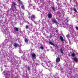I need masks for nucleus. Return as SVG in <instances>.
Listing matches in <instances>:
<instances>
[{
    "label": "nucleus",
    "mask_w": 78,
    "mask_h": 78,
    "mask_svg": "<svg viewBox=\"0 0 78 78\" xmlns=\"http://www.w3.org/2000/svg\"><path fill=\"white\" fill-rule=\"evenodd\" d=\"M31 20L32 22H34V20L36 19V16L34 15H32L30 16Z\"/></svg>",
    "instance_id": "1"
},
{
    "label": "nucleus",
    "mask_w": 78,
    "mask_h": 78,
    "mask_svg": "<svg viewBox=\"0 0 78 78\" xmlns=\"http://www.w3.org/2000/svg\"><path fill=\"white\" fill-rule=\"evenodd\" d=\"M73 59L74 61H75L76 62H78V59H77V58H76V57L74 58Z\"/></svg>",
    "instance_id": "2"
},
{
    "label": "nucleus",
    "mask_w": 78,
    "mask_h": 78,
    "mask_svg": "<svg viewBox=\"0 0 78 78\" xmlns=\"http://www.w3.org/2000/svg\"><path fill=\"white\" fill-rule=\"evenodd\" d=\"M48 16L49 18H51V17H52V15L51 13L48 14Z\"/></svg>",
    "instance_id": "3"
},
{
    "label": "nucleus",
    "mask_w": 78,
    "mask_h": 78,
    "mask_svg": "<svg viewBox=\"0 0 78 78\" xmlns=\"http://www.w3.org/2000/svg\"><path fill=\"white\" fill-rule=\"evenodd\" d=\"M56 61L57 62H58L60 61V58H57Z\"/></svg>",
    "instance_id": "4"
},
{
    "label": "nucleus",
    "mask_w": 78,
    "mask_h": 78,
    "mask_svg": "<svg viewBox=\"0 0 78 78\" xmlns=\"http://www.w3.org/2000/svg\"><path fill=\"white\" fill-rule=\"evenodd\" d=\"M12 6H16V2H12Z\"/></svg>",
    "instance_id": "5"
},
{
    "label": "nucleus",
    "mask_w": 78,
    "mask_h": 78,
    "mask_svg": "<svg viewBox=\"0 0 78 78\" xmlns=\"http://www.w3.org/2000/svg\"><path fill=\"white\" fill-rule=\"evenodd\" d=\"M19 45V44L17 43H15L13 45L15 47H18V46Z\"/></svg>",
    "instance_id": "6"
},
{
    "label": "nucleus",
    "mask_w": 78,
    "mask_h": 78,
    "mask_svg": "<svg viewBox=\"0 0 78 78\" xmlns=\"http://www.w3.org/2000/svg\"><path fill=\"white\" fill-rule=\"evenodd\" d=\"M36 56V54L34 53H33L32 54V56L33 58H35Z\"/></svg>",
    "instance_id": "7"
},
{
    "label": "nucleus",
    "mask_w": 78,
    "mask_h": 78,
    "mask_svg": "<svg viewBox=\"0 0 78 78\" xmlns=\"http://www.w3.org/2000/svg\"><path fill=\"white\" fill-rule=\"evenodd\" d=\"M60 39L61 41H64V39H63V37L62 36H60Z\"/></svg>",
    "instance_id": "8"
},
{
    "label": "nucleus",
    "mask_w": 78,
    "mask_h": 78,
    "mask_svg": "<svg viewBox=\"0 0 78 78\" xmlns=\"http://www.w3.org/2000/svg\"><path fill=\"white\" fill-rule=\"evenodd\" d=\"M52 22L53 23H57V22L55 20H52Z\"/></svg>",
    "instance_id": "9"
},
{
    "label": "nucleus",
    "mask_w": 78,
    "mask_h": 78,
    "mask_svg": "<svg viewBox=\"0 0 78 78\" xmlns=\"http://www.w3.org/2000/svg\"><path fill=\"white\" fill-rule=\"evenodd\" d=\"M76 55H75V53H73L71 54V56L72 57H75Z\"/></svg>",
    "instance_id": "10"
},
{
    "label": "nucleus",
    "mask_w": 78,
    "mask_h": 78,
    "mask_svg": "<svg viewBox=\"0 0 78 78\" xmlns=\"http://www.w3.org/2000/svg\"><path fill=\"white\" fill-rule=\"evenodd\" d=\"M24 41L26 43H27L28 42V40H27V38L24 39Z\"/></svg>",
    "instance_id": "11"
},
{
    "label": "nucleus",
    "mask_w": 78,
    "mask_h": 78,
    "mask_svg": "<svg viewBox=\"0 0 78 78\" xmlns=\"http://www.w3.org/2000/svg\"><path fill=\"white\" fill-rule=\"evenodd\" d=\"M52 9L53 11H56L55 8V6H53L52 7Z\"/></svg>",
    "instance_id": "12"
},
{
    "label": "nucleus",
    "mask_w": 78,
    "mask_h": 78,
    "mask_svg": "<svg viewBox=\"0 0 78 78\" xmlns=\"http://www.w3.org/2000/svg\"><path fill=\"white\" fill-rule=\"evenodd\" d=\"M60 51L61 52V53H62V54H63V51H62V48H61L60 49Z\"/></svg>",
    "instance_id": "13"
},
{
    "label": "nucleus",
    "mask_w": 78,
    "mask_h": 78,
    "mask_svg": "<svg viewBox=\"0 0 78 78\" xmlns=\"http://www.w3.org/2000/svg\"><path fill=\"white\" fill-rule=\"evenodd\" d=\"M49 44H50L51 45H53H53H54V44L52 42H51V41L49 42Z\"/></svg>",
    "instance_id": "14"
},
{
    "label": "nucleus",
    "mask_w": 78,
    "mask_h": 78,
    "mask_svg": "<svg viewBox=\"0 0 78 78\" xmlns=\"http://www.w3.org/2000/svg\"><path fill=\"white\" fill-rule=\"evenodd\" d=\"M15 30L16 31H19V28L18 27H15Z\"/></svg>",
    "instance_id": "15"
},
{
    "label": "nucleus",
    "mask_w": 78,
    "mask_h": 78,
    "mask_svg": "<svg viewBox=\"0 0 78 78\" xmlns=\"http://www.w3.org/2000/svg\"><path fill=\"white\" fill-rule=\"evenodd\" d=\"M73 9L74 11H75V12H77V10H76V8H75L74 7L73 8Z\"/></svg>",
    "instance_id": "16"
},
{
    "label": "nucleus",
    "mask_w": 78,
    "mask_h": 78,
    "mask_svg": "<svg viewBox=\"0 0 78 78\" xmlns=\"http://www.w3.org/2000/svg\"><path fill=\"white\" fill-rule=\"evenodd\" d=\"M53 46H54V47H58V45H57V44H54Z\"/></svg>",
    "instance_id": "17"
},
{
    "label": "nucleus",
    "mask_w": 78,
    "mask_h": 78,
    "mask_svg": "<svg viewBox=\"0 0 78 78\" xmlns=\"http://www.w3.org/2000/svg\"><path fill=\"white\" fill-rule=\"evenodd\" d=\"M19 4H20L21 5H23L22 2V1L19 2Z\"/></svg>",
    "instance_id": "18"
},
{
    "label": "nucleus",
    "mask_w": 78,
    "mask_h": 78,
    "mask_svg": "<svg viewBox=\"0 0 78 78\" xmlns=\"http://www.w3.org/2000/svg\"><path fill=\"white\" fill-rule=\"evenodd\" d=\"M21 8H22V9H24L25 7H24V5H22L21 6Z\"/></svg>",
    "instance_id": "19"
},
{
    "label": "nucleus",
    "mask_w": 78,
    "mask_h": 78,
    "mask_svg": "<svg viewBox=\"0 0 78 78\" xmlns=\"http://www.w3.org/2000/svg\"><path fill=\"white\" fill-rule=\"evenodd\" d=\"M28 28H29V27H28V25L26 26V29H28Z\"/></svg>",
    "instance_id": "20"
},
{
    "label": "nucleus",
    "mask_w": 78,
    "mask_h": 78,
    "mask_svg": "<svg viewBox=\"0 0 78 78\" xmlns=\"http://www.w3.org/2000/svg\"><path fill=\"white\" fill-rule=\"evenodd\" d=\"M69 19V18L68 17H67L66 18V22L67 23L68 22V20H67Z\"/></svg>",
    "instance_id": "21"
},
{
    "label": "nucleus",
    "mask_w": 78,
    "mask_h": 78,
    "mask_svg": "<svg viewBox=\"0 0 78 78\" xmlns=\"http://www.w3.org/2000/svg\"><path fill=\"white\" fill-rule=\"evenodd\" d=\"M40 48L41 49H44V47H43V46H41L40 47Z\"/></svg>",
    "instance_id": "22"
},
{
    "label": "nucleus",
    "mask_w": 78,
    "mask_h": 78,
    "mask_svg": "<svg viewBox=\"0 0 78 78\" xmlns=\"http://www.w3.org/2000/svg\"><path fill=\"white\" fill-rule=\"evenodd\" d=\"M27 69H28V70H30V67H28Z\"/></svg>",
    "instance_id": "23"
},
{
    "label": "nucleus",
    "mask_w": 78,
    "mask_h": 78,
    "mask_svg": "<svg viewBox=\"0 0 78 78\" xmlns=\"http://www.w3.org/2000/svg\"><path fill=\"white\" fill-rule=\"evenodd\" d=\"M66 37H69V34H68L66 36Z\"/></svg>",
    "instance_id": "24"
},
{
    "label": "nucleus",
    "mask_w": 78,
    "mask_h": 78,
    "mask_svg": "<svg viewBox=\"0 0 78 78\" xmlns=\"http://www.w3.org/2000/svg\"><path fill=\"white\" fill-rule=\"evenodd\" d=\"M59 30H56L55 31V32H56V33H58V32Z\"/></svg>",
    "instance_id": "25"
},
{
    "label": "nucleus",
    "mask_w": 78,
    "mask_h": 78,
    "mask_svg": "<svg viewBox=\"0 0 78 78\" xmlns=\"http://www.w3.org/2000/svg\"><path fill=\"white\" fill-rule=\"evenodd\" d=\"M50 38H51V37H52V35H51L50 36Z\"/></svg>",
    "instance_id": "26"
},
{
    "label": "nucleus",
    "mask_w": 78,
    "mask_h": 78,
    "mask_svg": "<svg viewBox=\"0 0 78 78\" xmlns=\"http://www.w3.org/2000/svg\"><path fill=\"white\" fill-rule=\"evenodd\" d=\"M76 55H78V53H76Z\"/></svg>",
    "instance_id": "27"
},
{
    "label": "nucleus",
    "mask_w": 78,
    "mask_h": 78,
    "mask_svg": "<svg viewBox=\"0 0 78 78\" xmlns=\"http://www.w3.org/2000/svg\"><path fill=\"white\" fill-rule=\"evenodd\" d=\"M69 56L70 57L71 56V55H69Z\"/></svg>",
    "instance_id": "28"
},
{
    "label": "nucleus",
    "mask_w": 78,
    "mask_h": 78,
    "mask_svg": "<svg viewBox=\"0 0 78 78\" xmlns=\"http://www.w3.org/2000/svg\"><path fill=\"white\" fill-rule=\"evenodd\" d=\"M18 1H19V2H20V0H18Z\"/></svg>",
    "instance_id": "29"
},
{
    "label": "nucleus",
    "mask_w": 78,
    "mask_h": 78,
    "mask_svg": "<svg viewBox=\"0 0 78 78\" xmlns=\"http://www.w3.org/2000/svg\"><path fill=\"white\" fill-rule=\"evenodd\" d=\"M5 67H6V66H5Z\"/></svg>",
    "instance_id": "30"
},
{
    "label": "nucleus",
    "mask_w": 78,
    "mask_h": 78,
    "mask_svg": "<svg viewBox=\"0 0 78 78\" xmlns=\"http://www.w3.org/2000/svg\"><path fill=\"white\" fill-rule=\"evenodd\" d=\"M57 0V1H58V0Z\"/></svg>",
    "instance_id": "31"
}]
</instances>
